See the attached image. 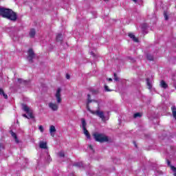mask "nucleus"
<instances>
[{
	"mask_svg": "<svg viewBox=\"0 0 176 176\" xmlns=\"http://www.w3.org/2000/svg\"><path fill=\"white\" fill-rule=\"evenodd\" d=\"M0 16L5 19H8L12 21H16L17 20V14L13 12L11 9L0 8Z\"/></svg>",
	"mask_w": 176,
	"mask_h": 176,
	"instance_id": "obj_1",
	"label": "nucleus"
},
{
	"mask_svg": "<svg viewBox=\"0 0 176 176\" xmlns=\"http://www.w3.org/2000/svg\"><path fill=\"white\" fill-rule=\"evenodd\" d=\"M23 109L27 114H23V118H27V119H32L34 118V114L32 113V109H30L28 106L23 104Z\"/></svg>",
	"mask_w": 176,
	"mask_h": 176,
	"instance_id": "obj_2",
	"label": "nucleus"
},
{
	"mask_svg": "<svg viewBox=\"0 0 176 176\" xmlns=\"http://www.w3.org/2000/svg\"><path fill=\"white\" fill-rule=\"evenodd\" d=\"M94 137L98 142H107L108 141V137L104 134L96 133L94 134Z\"/></svg>",
	"mask_w": 176,
	"mask_h": 176,
	"instance_id": "obj_3",
	"label": "nucleus"
},
{
	"mask_svg": "<svg viewBox=\"0 0 176 176\" xmlns=\"http://www.w3.org/2000/svg\"><path fill=\"white\" fill-rule=\"evenodd\" d=\"M81 123H82V131L85 134V135L88 138V140H90V133H89V131L86 129V126H87V124L86 123V120L84 118L81 119Z\"/></svg>",
	"mask_w": 176,
	"mask_h": 176,
	"instance_id": "obj_4",
	"label": "nucleus"
},
{
	"mask_svg": "<svg viewBox=\"0 0 176 176\" xmlns=\"http://www.w3.org/2000/svg\"><path fill=\"white\" fill-rule=\"evenodd\" d=\"M91 113L94 115H96V116H98L102 119V122H106V120H108V118H105V116H104V112L100 111H91Z\"/></svg>",
	"mask_w": 176,
	"mask_h": 176,
	"instance_id": "obj_5",
	"label": "nucleus"
},
{
	"mask_svg": "<svg viewBox=\"0 0 176 176\" xmlns=\"http://www.w3.org/2000/svg\"><path fill=\"white\" fill-rule=\"evenodd\" d=\"M28 60L29 61V63H32V59L34 58V57H35V54L34 53V51L32 50V49H30L28 52Z\"/></svg>",
	"mask_w": 176,
	"mask_h": 176,
	"instance_id": "obj_6",
	"label": "nucleus"
},
{
	"mask_svg": "<svg viewBox=\"0 0 176 176\" xmlns=\"http://www.w3.org/2000/svg\"><path fill=\"white\" fill-rule=\"evenodd\" d=\"M58 104L61 102V88H58L55 95Z\"/></svg>",
	"mask_w": 176,
	"mask_h": 176,
	"instance_id": "obj_7",
	"label": "nucleus"
},
{
	"mask_svg": "<svg viewBox=\"0 0 176 176\" xmlns=\"http://www.w3.org/2000/svg\"><path fill=\"white\" fill-rule=\"evenodd\" d=\"M56 131V126H54V125H51L50 126V133L52 137H54Z\"/></svg>",
	"mask_w": 176,
	"mask_h": 176,
	"instance_id": "obj_8",
	"label": "nucleus"
},
{
	"mask_svg": "<svg viewBox=\"0 0 176 176\" xmlns=\"http://www.w3.org/2000/svg\"><path fill=\"white\" fill-rule=\"evenodd\" d=\"M49 107L52 111H57L58 109V104L53 102L49 103Z\"/></svg>",
	"mask_w": 176,
	"mask_h": 176,
	"instance_id": "obj_9",
	"label": "nucleus"
},
{
	"mask_svg": "<svg viewBox=\"0 0 176 176\" xmlns=\"http://www.w3.org/2000/svg\"><path fill=\"white\" fill-rule=\"evenodd\" d=\"M39 146L41 149H47V143L46 142H40Z\"/></svg>",
	"mask_w": 176,
	"mask_h": 176,
	"instance_id": "obj_10",
	"label": "nucleus"
},
{
	"mask_svg": "<svg viewBox=\"0 0 176 176\" xmlns=\"http://www.w3.org/2000/svg\"><path fill=\"white\" fill-rule=\"evenodd\" d=\"M129 38H131V39H133L134 42H138V38H135V36L134 35V34L129 33Z\"/></svg>",
	"mask_w": 176,
	"mask_h": 176,
	"instance_id": "obj_11",
	"label": "nucleus"
},
{
	"mask_svg": "<svg viewBox=\"0 0 176 176\" xmlns=\"http://www.w3.org/2000/svg\"><path fill=\"white\" fill-rule=\"evenodd\" d=\"M129 38H131V39H133L134 42H138V38H135V36L134 35V34L129 33Z\"/></svg>",
	"mask_w": 176,
	"mask_h": 176,
	"instance_id": "obj_12",
	"label": "nucleus"
},
{
	"mask_svg": "<svg viewBox=\"0 0 176 176\" xmlns=\"http://www.w3.org/2000/svg\"><path fill=\"white\" fill-rule=\"evenodd\" d=\"M160 85V87H162V89H167V87H168V85H167V83H166L164 80H162Z\"/></svg>",
	"mask_w": 176,
	"mask_h": 176,
	"instance_id": "obj_13",
	"label": "nucleus"
},
{
	"mask_svg": "<svg viewBox=\"0 0 176 176\" xmlns=\"http://www.w3.org/2000/svg\"><path fill=\"white\" fill-rule=\"evenodd\" d=\"M171 111H172V113H173V116L174 119L176 120V107L172 106Z\"/></svg>",
	"mask_w": 176,
	"mask_h": 176,
	"instance_id": "obj_14",
	"label": "nucleus"
},
{
	"mask_svg": "<svg viewBox=\"0 0 176 176\" xmlns=\"http://www.w3.org/2000/svg\"><path fill=\"white\" fill-rule=\"evenodd\" d=\"M11 135L12 137H13V138L15 140V142H16L18 144L19 142V139H17V135H16V133H14V132L13 131H10Z\"/></svg>",
	"mask_w": 176,
	"mask_h": 176,
	"instance_id": "obj_15",
	"label": "nucleus"
},
{
	"mask_svg": "<svg viewBox=\"0 0 176 176\" xmlns=\"http://www.w3.org/2000/svg\"><path fill=\"white\" fill-rule=\"evenodd\" d=\"M146 85H147L149 90H151V89H152V81L149 80V78L146 79Z\"/></svg>",
	"mask_w": 176,
	"mask_h": 176,
	"instance_id": "obj_16",
	"label": "nucleus"
},
{
	"mask_svg": "<svg viewBox=\"0 0 176 176\" xmlns=\"http://www.w3.org/2000/svg\"><path fill=\"white\" fill-rule=\"evenodd\" d=\"M29 35L30 38H34V36H35V30L31 29Z\"/></svg>",
	"mask_w": 176,
	"mask_h": 176,
	"instance_id": "obj_17",
	"label": "nucleus"
},
{
	"mask_svg": "<svg viewBox=\"0 0 176 176\" xmlns=\"http://www.w3.org/2000/svg\"><path fill=\"white\" fill-rule=\"evenodd\" d=\"M0 96H3V97H4V98L7 99L8 98V95H6V94H5V92H3V89L0 88Z\"/></svg>",
	"mask_w": 176,
	"mask_h": 176,
	"instance_id": "obj_18",
	"label": "nucleus"
},
{
	"mask_svg": "<svg viewBox=\"0 0 176 176\" xmlns=\"http://www.w3.org/2000/svg\"><path fill=\"white\" fill-rule=\"evenodd\" d=\"M76 167H83V162H77L74 164Z\"/></svg>",
	"mask_w": 176,
	"mask_h": 176,
	"instance_id": "obj_19",
	"label": "nucleus"
},
{
	"mask_svg": "<svg viewBox=\"0 0 176 176\" xmlns=\"http://www.w3.org/2000/svg\"><path fill=\"white\" fill-rule=\"evenodd\" d=\"M56 41L58 42L60 41H63V35L62 34H58L56 36Z\"/></svg>",
	"mask_w": 176,
	"mask_h": 176,
	"instance_id": "obj_20",
	"label": "nucleus"
},
{
	"mask_svg": "<svg viewBox=\"0 0 176 176\" xmlns=\"http://www.w3.org/2000/svg\"><path fill=\"white\" fill-rule=\"evenodd\" d=\"M142 116V113H136L133 115V118H141Z\"/></svg>",
	"mask_w": 176,
	"mask_h": 176,
	"instance_id": "obj_21",
	"label": "nucleus"
},
{
	"mask_svg": "<svg viewBox=\"0 0 176 176\" xmlns=\"http://www.w3.org/2000/svg\"><path fill=\"white\" fill-rule=\"evenodd\" d=\"M170 169H171L172 171H173V173H174L173 175H174V176H176V167H175V166H170Z\"/></svg>",
	"mask_w": 176,
	"mask_h": 176,
	"instance_id": "obj_22",
	"label": "nucleus"
},
{
	"mask_svg": "<svg viewBox=\"0 0 176 176\" xmlns=\"http://www.w3.org/2000/svg\"><path fill=\"white\" fill-rule=\"evenodd\" d=\"M58 155L59 157H64V156H65V155L64 154V151L59 152Z\"/></svg>",
	"mask_w": 176,
	"mask_h": 176,
	"instance_id": "obj_23",
	"label": "nucleus"
},
{
	"mask_svg": "<svg viewBox=\"0 0 176 176\" xmlns=\"http://www.w3.org/2000/svg\"><path fill=\"white\" fill-rule=\"evenodd\" d=\"M164 16L165 20H168V15L167 14V12H164Z\"/></svg>",
	"mask_w": 176,
	"mask_h": 176,
	"instance_id": "obj_24",
	"label": "nucleus"
},
{
	"mask_svg": "<svg viewBox=\"0 0 176 176\" xmlns=\"http://www.w3.org/2000/svg\"><path fill=\"white\" fill-rule=\"evenodd\" d=\"M147 58L150 60L152 61V60H153V56H152L151 55H147Z\"/></svg>",
	"mask_w": 176,
	"mask_h": 176,
	"instance_id": "obj_25",
	"label": "nucleus"
},
{
	"mask_svg": "<svg viewBox=\"0 0 176 176\" xmlns=\"http://www.w3.org/2000/svg\"><path fill=\"white\" fill-rule=\"evenodd\" d=\"M87 97H88V98H87V104H90V102H92L93 100H90V95L89 94L87 95Z\"/></svg>",
	"mask_w": 176,
	"mask_h": 176,
	"instance_id": "obj_26",
	"label": "nucleus"
},
{
	"mask_svg": "<svg viewBox=\"0 0 176 176\" xmlns=\"http://www.w3.org/2000/svg\"><path fill=\"white\" fill-rule=\"evenodd\" d=\"M104 90H105V91H112L111 89H109L108 88V86H107V85H104Z\"/></svg>",
	"mask_w": 176,
	"mask_h": 176,
	"instance_id": "obj_27",
	"label": "nucleus"
},
{
	"mask_svg": "<svg viewBox=\"0 0 176 176\" xmlns=\"http://www.w3.org/2000/svg\"><path fill=\"white\" fill-rule=\"evenodd\" d=\"M38 130H40L41 133H43V126L40 125L38 126Z\"/></svg>",
	"mask_w": 176,
	"mask_h": 176,
	"instance_id": "obj_28",
	"label": "nucleus"
},
{
	"mask_svg": "<svg viewBox=\"0 0 176 176\" xmlns=\"http://www.w3.org/2000/svg\"><path fill=\"white\" fill-rule=\"evenodd\" d=\"M47 162H52V158L50 157V155H47Z\"/></svg>",
	"mask_w": 176,
	"mask_h": 176,
	"instance_id": "obj_29",
	"label": "nucleus"
},
{
	"mask_svg": "<svg viewBox=\"0 0 176 176\" xmlns=\"http://www.w3.org/2000/svg\"><path fill=\"white\" fill-rule=\"evenodd\" d=\"M114 80H116V82L119 80V78H118V77L116 76V74H114Z\"/></svg>",
	"mask_w": 176,
	"mask_h": 176,
	"instance_id": "obj_30",
	"label": "nucleus"
},
{
	"mask_svg": "<svg viewBox=\"0 0 176 176\" xmlns=\"http://www.w3.org/2000/svg\"><path fill=\"white\" fill-rule=\"evenodd\" d=\"M89 148L91 149V151H93V146L91 145H89Z\"/></svg>",
	"mask_w": 176,
	"mask_h": 176,
	"instance_id": "obj_31",
	"label": "nucleus"
},
{
	"mask_svg": "<svg viewBox=\"0 0 176 176\" xmlns=\"http://www.w3.org/2000/svg\"><path fill=\"white\" fill-rule=\"evenodd\" d=\"M70 76L69 74H66V79H69Z\"/></svg>",
	"mask_w": 176,
	"mask_h": 176,
	"instance_id": "obj_32",
	"label": "nucleus"
},
{
	"mask_svg": "<svg viewBox=\"0 0 176 176\" xmlns=\"http://www.w3.org/2000/svg\"><path fill=\"white\" fill-rule=\"evenodd\" d=\"M18 82H19V83H21L23 82L22 79H18Z\"/></svg>",
	"mask_w": 176,
	"mask_h": 176,
	"instance_id": "obj_33",
	"label": "nucleus"
},
{
	"mask_svg": "<svg viewBox=\"0 0 176 176\" xmlns=\"http://www.w3.org/2000/svg\"><path fill=\"white\" fill-rule=\"evenodd\" d=\"M2 148H3V146L0 143V149H2Z\"/></svg>",
	"mask_w": 176,
	"mask_h": 176,
	"instance_id": "obj_34",
	"label": "nucleus"
},
{
	"mask_svg": "<svg viewBox=\"0 0 176 176\" xmlns=\"http://www.w3.org/2000/svg\"><path fill=\"white\" fill-rule=\"evenodd\" d=\"M133 2H135V3H137V2H138V0H133Z\"/></svg>",
	"mask_w": 176,
	"mask_h": 176,
	"instance_id": "obj_35",
	"label": "nucleus"
},
{
	"mask_svg": "<svg viewBox=\"0 0 176 176\" xmlns=\"http://www.w3.org/2000/svg\"><path fill=\"white\" fill-rule=\"evenodd\" d=\"M107 80H109V82H112V78H109Z\"/></svg>",
	"mask_w": 176,
	"mask_h": 176,
	"instance_id": "obj_36",
	"label": "nucleus"
},
{
	"mask_svg": "<svg viewBox=\"0 0 176 176\" xmlns=\"http://www.w3.org/2000/svg\"><path fill=\"white\" fill-rule=\"evenodd\" d=\"M167 163H168V166H170V161H167Z\"/></svg>",
	"mask_w": 176,
	"mask_h": 176,
	"instance_id": "obj_37",
	"label": "nucleus"
},
{
	"mask_svg": "<svg viewBox=\"0 0 176 176\" xmlns=\"http://www.w3.org/2000/svg\"><path fill=\"white\" fill-rule=\"evenodd\" d=\"M87 109L89 110V104L87 105Z\"/></svg>",
	"mask_w": 176,
	"mask_h": 176,
	"instance_id": "obj_38",
	"label": "nucleus"
}]
</instances>
